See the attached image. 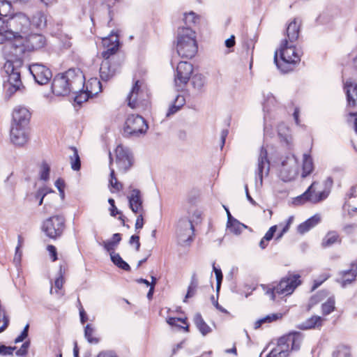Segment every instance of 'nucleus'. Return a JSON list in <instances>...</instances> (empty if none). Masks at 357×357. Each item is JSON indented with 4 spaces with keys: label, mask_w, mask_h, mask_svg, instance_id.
Wrapping results in <instances>:
<instances>
[{
    "label": "nucleus",
    "mask_w": 357,
    "mask_h": 357,
    "mask_svg": "<svg viewBox=\"0 0 357 357\" xmlns=\"http://www.w3.org/2000/svg\"><path fill=\"white\" fill-rule=\"evenodd\" d=\"M84 85V76L79 69H69L56 75L52 80V91L57 96L77 92Z\"/></svg>",
    "instance_id": "nucleus-1"
},
{
    "label": "nucleus",
    "mask_w": 357,
    "mask_h": 357,
    "mask_svg": "<svg viewBox=\"0 0 357 357\" xmlns=\"http://www.w3.org/2000/svg\"><path fill=\"white\" fill-rule=\"evenodd\" d=\"M6 27H7L6 41L12 48V43H16L17 38H23L29 33L31 27L30 18L22 13L15 14L8 17Z\"/></svg>",
    "instance_id": "nucleus-2"
},
{
    "label": "nucleus",
    "mask_w": 357,
    "mask_h": 357,
    "mask_svg": "<svg viewBox=\"0 0 357 357\" xmlns=\"http://www.w3.org/2000/svg\"><path fill=\"white\" fill-rule=\"evenodd\" d=\"M280 60L278 58L276 51L274 56V62L278 69L283 73H287L293 70L294 66L301 61V54L296 49L293 43H289L287 39H284L280 48Z\"/></svg>",
    "instance_id": "nucleus-3"
},
{
    "label": "nucleus",
    "mask_w": 357,
    "mask_h": 357,
    "mask_svg": "<svg viewBox=\"0 0 357 357\" xmlns=\"http://www.w3.org/2000/svg\"><path fill=\"white\" fill-rule=\"evenodd\" d=\"M176 50L179 56L191 59L197 52L196 33L190 27H180L177 31Z\"/></svg>",
    "instance_id": "nucleus-4"
},
{
    "label": "nucleus",
    "mask_w": 357,
    "mask_h": 357,
    "mask_svg": "<svg viewBox=\"0 0 357 357\" xmlns=\"http://www.w3.org/2000/svg\"><path fill=\"white\" fill-rule=\"evenodd\" d=\"M319 184L314 181L308 188L301 195L296 197L294 200V204L301 205L307 202L312 204H317L326 199L329 196L333 184L332 177H328L323 183L324 189L321 191H316V186Z\"/></svg>",
    "instance_id": "nucleus-5"
},
{
    "label": "nucleus",
    "mask_w": 357,
    "mask_h": 357,
    "mask_svg": "<svg viewBox=\"0 0 357 357\" xmlns=\"http://www.w3.org/2000/svg\"><path fill=\"white\" fill-rule=\"evenodd\" d=\"M301 284L300 275L298 274H288L282 278L277 284L264 285L263 289L271 300L275 299L276 295L288 296L291 294L295 289Z\"/></svg>",
    "instance_id": "nucleus-6"
},
{
    "label": "nucleus",
    "mask_w": 357,
    "mask_h": 357,
    "mask_svg": "<svg viewBox=\"0 0 357 357\" xmlns=\"http://www.w3.org/2000/svg\"><path fill=\"white\" fill-rule=\"evenodd\" d=\"M46 43V38L43 35L28 33L23 38H17L16 43H12V54L17 57L21 56L26 50L33 51L44 47Z\"/></svg>",
    "instance_id": "nucleus-7"
},
{
    "label": "nucleus",
    "mask_w": 357,
    "mask_h": 357,
    "mask_svg": "<svg viewBox=\"0 0 357 357\" xmlns=\"http://www.w3.org/2000/svg\"><path fill=\"white\" fill-rule=\"evenodd\" d=\"M302 335L299 333H294L280 337L277 346L271 350L267 357H287L289 352V346L291 350L298 351L302 342Z\"/></svg>",
    "instance_id": "nucleus-8"
},
{
    "label": "nucleus",
    "mask_w": 357,
    "mask_h": 357,
    "mask_svg": "<svg viewBox=\"0 0 357 357\" xmlns=\"http://www.w3.org/2000/svg\"><path fill=\"white\" fill-rule=\"evenodd\" d=\"M149 126L145 119L140 115H130L125 123L123 135L127 137H139L146 134Z\"/></svg>",
    "instance_id": "nucleus-9"
},
{
    "label": "nucleus",
    "mask_w": 357,
    "mask_h": 357,
    "mask_svg": "<svg viewBox=\"0 0 357 357\" xmlns=\"http://www.w3.org/2000/svg\"><path fill=\"white\" fill-rule=\"evenodd\" d=\"M22 63V61L21 60H16L15 62L8 61L4 66L5 71L8 75V82L10 84L6 92L8 98L22 86L20 76L21 71L19 69Z\"/></svg>",
    "instance_id": "nucleus-10"
},
{
    "label": "nucleus",
    "mask_w": 357,
    "mask_h": 357,
    "mask_svg": "<svg viewBox=\"0 0 357 357\" xmlns=\"http://www.w3.org/2000/svg\"><path fill=\"white\" fill-rule=\"evenodd\" d=\"M193 73V66L188 61L178 63L174 74V84L177 91H182L188 83Z\"/></svg>",
    "instance_id": "nucleus-11"
},
{
    "label": "nucleus",
    "mask_w": 357,
    "mask_h": 357,
    "mask_svg": "<svg viewBox=\"0 0 357 357\" xmlns=\"http://www.w3.org/2000/svg\"><path fill=\"white\" fill-rule=\"evenodd\" d=\"M65 228V219L61 215H54L45 220L43 224V231L50 238L60 236Z\"/></svg>",
    "instance_id": "nucleus-12"
},
{
    "label": "nucleus",
    "mask_w": 357,
    "mask_h": 357,
    "mask_svg": "<svg viewBox=\"0 0 357 357\" xmlns=\"http://www.w3.org/2000/svg\"><path fill=\"white\" fill-rule=\"evenodd\" d=\"M102 44L105 49L102 52L103 60H111L112 62H115V54L119 47V36L112 31L109 36L102 39Z\"/></svg>",
    "instance_id": "nucleus-13"
},
{
    "label": "nucleus",
    "mask_w": 357,
    "mask_h": 357,
    "mask_svg": "<svg viewBox=\"0 0 357 357\" xmlns=\"http://www.w3.org/2000/svg\"><path fill=\"white\" fill-rule=\"evenodd\" d=\"M116 162L119 169L123 172L128 171L133 164V155L129 148L119 144L115 150Z\"/></svg>",
    "instance_id": "nucleus-14"
},
{
    "label": "nucleus",
    "mask_w": 357,
    "mask_h": 357,
    "mask_svg": "<svg viewBox=\"0 0 357 357\" xmlns=\"http://www.w3.org/2000/svg\"><path fill=\"white\" fill-rule=\"evenodd\" d=\"M29 70L35 82L40 85L47 84L52 77V71L46 66L36 63L29 66Z\"/></svg>",
    "instance_id": "nucleus-15"
},
{
    "label": "nucleus",
    "mask_w": 357,
    "mask_h": 357,
    "mask_svg": "<svg viewBox=\"0 0 357 357\" xmlns=\"http://www.w3.org/2000/svg\"><path fill=\"white\" fill-rule=\"evenodd\" d=\"M298 174V165L294 157H287L282 162L279 176L284 182L291 181Z\"/></svg>",
    "instance_id": "nucleus-16"
},
{
    "label": "nucleus",
    "mask_w": 357,
    "mask_h": 357,
    "mask_svg": "<svg viewBox=\"0 0 357 357\" xmlns=\"http://www.w3.org/2000/svg\"><path fill=\"white\" fill-rule=\"evenodd\" d=\"M10 140L16 146L26 145L29 140V127L11 126Z\"/></svg>",
    "instance_id": "nucleus-17"
},
{
    "label": "nucleus",
    "mask_w": 357,
    "mask_h": 357,
    "mask_svg": "<svg viewBox=\"0 0 357 357\" xmlns=\"http://www.w3.org/2000/svg\"><path fill=\"white\" fill-rule=\"evenodd\" d=\"M142 82L137 80L127 97L128 105L132 109L143 105L144 101H145V93L142 89Z\"/></svg>",
    "instance_id": "nucleus-18"
},
{
    "label": "nucleus",
    "mask_w": 357,
    "mask_h": 357,
    "mask_svg": "<svg viewBox=\"0 0 357 357\" xmlns=\"http://www.w3.org/2000/svg\"><path fill=\"white\" fill-rule=\"evenodd\" d=\"M192 221L188 218H181L178 223L177 234L181 242L186 243L192 241L194 235Z\"/></svg>",
    "instance_id": "nucleus-19"
},
{
    "label": "nucleus",
    "mask_w": 357,
    "mask_h": 357,
    "mask_svg": "<svg viewBox=\"0 0 357 357\" xmlns=\"http://www.w3.org/2000/svg\"><path fill=\"white\" fill-rule=\"evenodd\" d=\"M31 113L24 107L19 106L15 108L13 112L11 126L29 127Z\"/></svg>",
    "instance_id": "nucleus-20"
},
{
    "label": "nucleus",
    "mask_w": 357,
    "mask_h": 357,
    "mask_svg": "<svg viewBox=\"0 0 357 357\" xmlns=\"http://www.w3.org/2000/svg\"><path fill=\"white\" fill-rule=\"evenodd\" d=\"M129 188L130 191V195L128 196V199L130 208L135 213H143V200L140 190L132 188L131 186Z\"/></svg>",
    "instance_id": "nucleus-21"
},
{
    "label": "nucleus",
    "mask_w": 357,
    "mask_h": 357,
    "mask_svg": "<svg viewBox=\"0 0 357 357\" xmlns=\"http://www.w3.org/2000/svg\"><path fill=\"white\" fill-rule=\"evenodd\" d=\"M267 155V151L264 147H262L260 150L259 155L258 158L257 169L256 172L261 185H262L264 174L268 175L269 172L270 162Z\"/></svg>",
    "instance_id": "nucleus-22"
},
{
    "label": "nucleus",
    "mask_w": 357,
    "mask_h": 357,
    "mask_svg": "<svg viewBox=\"0 0 357 357\" xmlns=\"http://www.w3.org/2000/svg\"><path fill=\"white\" fill-rule=\"evenodd\" d=\"M119 65L111 60H103L100 67V77L102 81H108L117 72Z\"/></svg>",
    "instance_id": "nucleus-23"
},
{
    "label": "nucleus",
    "mask_w": 357,
    "mask_h": 357,
    "mask_svg": "<svg viewBox=\"0 0 357 357\" xmlns=\"http://www.w3.org/2000/svg\"><path fill=\"white\" fill-rule=\"evenodd\" d=\"M344 89L348 105L355 106L357 102V84L351 79H348L344 84Z\"/></svg>",
    "instance_id": "nucleus-24"
},
{
    "label": "nucleus",
    "mask_w": 357,
    "mask_h": 357,
    "mask_svg": "<svg viewBox=\"0 0 357 357\" xmlns=\"http://www.w3.org/2000/svg\"><path fill=\"white\" fill-rule=\"evenodd\" d=\"M31 26L38 29H43L47 26V15L42 10H36L30 19Z\"/></svg>",
    "instance_id": "nucleus-25"
},
{
    "label": "nucleus",
    "mask_w": 357,
    "mask_h": 357,
    "mask_svg": "<svg viewBox=\"0 0 357 357\" xmlns=\"http://www.w3.org/2000/svg\"><path fill=\"white\" fill-rule=\"evenodd\" d=\"M300 24L296 19L291 22L287 28V36L288 42L293 43L297 40L299 36Z\"/></svg>",
    "instance_id": "nucleus-26"
},
{
    "label": "nucleus",
    "mask_w": 357,
    "mask_h": 357,
    "mask_svg": "<svg viewBox=\"0 0 357 357\" xmlns=\"http://www.w3.org/2000/svg\"><path fill=\"white\" fill-rule=\"evenodd\" d=\"M321 221V217L316 214L298 226V232L303 234L314 227Z\"/></svg>",
    "instance_id": "nucleus-27"
},
{
    "label": "nucleus",
    "mask_w": 357,
    "mask_h": 357,
    "mask_svg": "<svg viewBox=\"0 0 357 357\" xmlns=\"http://www.w3.org/2000/svg\"><path fill=\"white\" fill-rule=\"evenodd\" d=\"M193 321L202 335L206 336L212 331L211 328L204 321L200 313L195 314Z\"/></svg>",
    "instance_id": "nucleus-28"
},
{
    "label": "nucleus",
    "mask_w": 357,
    "mask_h": 357,
    "mask_svg": "<svg viewBox=\"0 0 357 357\" xmlns=\"http://www.w3.org/2000/svg\"><path fill=\"white\" fill-rule=\"evenodd\" d=\"M356 277L357 269L352 263L351 269L342 272V287H345L347 284H351L356 280Z\"/></svg>",
    "instance_id": "nucleus-29"
},
{
    "label": "nucleus",
    "mask_w": 357,
    "mask_h": 357,
    "mask_svg": "<svg viewBox=\"0 0 357 357\" xmlns=\"http://www.w3.org/2000/svg\"><path fill=\"white\" fill-rule=\"evenodd\" d=\"M283 316L282 313L278 312V313H273L269 314L264 317L259 319L255 323V328L258 329L259 328L262 324H269L272 323L273 321H276L280 319H282Z\"/></svg>",
    "instance_id": "nucleus-30"
},
{
    "label": "nucleus",
    "mask_w": 357,
    "mask_h": 357,
    "mask_svg": "<svg viewBox=\"0 0 357 357\" xmlns=\"http://www.w3.org/2000/svg\"><path fill=\"white\" fill-rule=\"evenodd\" d=\"M323 319L319 316H312L301 324V328L307 330L319 327L322 325Z\"/></svg>",
    "instance_id": "nucleus-31"
},
{
    "label": "nucleus",
    "mask_w": 357,
    "mask_h": 357,
    "mask_svg": "<svg viewBox=\"0 0 357 357\" xmlns=\"http://www.w3.org/2000/svg\"><path fill=\"white\" fill-rule=\"evenodd\" d=\"M313 169L314 165L312 158L310 157V155L304 154L301 176L303 178L307 176L313 172Z\"/></svg>",
    "instance_id": "nucleus-32"
},
{
    "label": "nucleus",
    "mask_w": 357,
    "mask_h": 357,
    "mask_svg": "<svg viewBox=\"0 0 357 357\" xmlns=\"http://www.w3.org/2000/svg\"><path fill=\"white\" fill-rule=\"evenodd\" d=\"M0 6V44L6 42V33L7 32V27H6L8 16L3 14L5 10L1 8Z\"/></svg>",
    "instance_id": "nucleus-33"
},
{
    "label": "nucleus",
    "mask_w": 357,
    "mask_h": 357,
    "mask_svg": "<svg viewBox=\"0 0 357 357\" xmlns=\"http://www.w3.org/2000/svg\"><path fill=\"white\" fill-rule=\"evenodd\" d=\"M227 229L235 235H239L248 226L240 222L238 220H233L230 223H227Z\"/></svg>",
    "instance_id": "nucleus-34"
},
{
    "label": "nucleus",
    "mask_w": 357,
    "mask_h": 357,
    "mask_svg": "<svg viewBox=\"0 0 357 357\" xmlns=\"http://www.w3.org/2000/svg\"><path fill=\"white\" fill-rule=\"evenodd\" d=\"M112 261L119 268L124 271H130V266L126 262L119 253H113L110 255Z\"/></svg>",
    "instance_id": "nucleus-35"
},
{
    "label": "nucleus",
    "mask_w": 357,
    "mask_h": 357,
    "mask_svg": "<svg viewBox=\"0 0 357 357\" xmlns=\"http://www.w3.org/2000/svg\"><path fill=\"white\" fill-rule=\"evenodd\" d=\"M73 154L70 155L71 168L74 171H78L81 167V161L76 148L72 147Z\"/></svg>",
    "instance_id": "nucleus-36"
},
{
    "label": "nucleus",
    "mask_w": 357,
    "mask_h": 357,
    "mask_svg": "<svg viewBox=\"0 0 357 357\" xmlns=\"http://www.w3.org/2000/svg\"><path fill=\"white\" fill-rule=\"evenodd\" d=\"M197 286H198V281L196 278V274L194 273L191 277L190 283V285L188 286L187 294L183 300L184 302H186V300L188 298L192 297L195 294Z\"/></svg>",
    "instance_id": "nucleus-37"
},
{
    "label": "nucleus",
    "mask_w": 357,
    "mask_h": 357,
    "mask_svg": "<svg viewBox=\"0 0 357 357\" xmlns=\"http://www.w3.org/2000/svg\"><path fill=\"white\" fill-rule=\"evenodd\" d=\"M339 241V235L335 231L328 232L326 237L323 239L322 245L328 247Z\"/></svg>",
    "instance_id": "nucleus-38"
},
{
    "label": "nucleus",
    "mask_w": 357,
    "mask_h": 357,
    "mask_svg": "<svg viewBox=\"0 0 357 357\" xmlns=\"http://www.w3.org/2000/svg\"><path fill=\"white\" fill-rule=\"evenodd\" d=\"M167 322L172 326H178L183 328L185 331H188L189 326L187 324L186 319L169 317Z\"/></svg>",
    "instance_id": "nucleus-39"
},
{
    "label": "nucleus",
    "mask_w": 357,
    "mask_h": 357,
    "mask_svg": "<svg viewBox=\"0 0 357 357\" xmlns=\"http://www.w3.org/2000/svg\"><path fill=\"white\" fill-rule=\"evenodd\" d=\"M84 86L79 90L77 92H73L75 95L74 100L75 102L79 105H81L82 102L88 100L91 95V92L86 91L83 90Z\"/></svg>",
    "instance_id": "nucleus-40"
},
{
    "label": "nucleus",
    "mask_w": 357,
    "mask_h": 357,
    "mask_svg": "<svg viewBox=\"0 0 357 357\" xmlns=\"http://www.w3.org/2000/svg\"><path fill=\"white\" fill-rule=\"evenodd\" d=\"M205 83L206 78L201 74H196L192 77V84L198 91H201L203 89Z\"/></svg>",
    "instance_id": "nucleus-41"
},
{
    "label": "nucleus",
    "mask_w": 357,
    "mask_h": 357,
    "mask_svg": "<svg viewBox=\"0 0 357 357\" xmlns=\"http://www.w3.org/2000/svg\"><path fill=\"white\" fill-rule=\"evenodd\" d=\"M94 328L90 324H87L84 328V337L87 340L89 343L91 344H97L99 342V340L96 337H94Z\"/></svg>",
    "instance_id": "nucleus-42"
},
{
    "label": "nucleus",
    "mask_w": 357,
    "mask_h": 357,
    "mask_svg": "<svg viewBox=\"0 0 357 357\" xmlns=\"http://www.w3.org/2000/svg\"><path fill=\"white\" fill-rule=\"evenodd\" d=\"M322 313L324 315L331 314L335 310V299L334 298H329L327 301L321 305Z\"/></svg>",
    "instance_id": "nucleus-43"
},
{
    "label": "nucleus",
    "mask_w": 357,
    "mask_h": 357,
    "mask_svg": "<svg viewBox=\"0 0 357 357\" xmlns=\"http://www.w3.org/2000/svg\"><path fill=\"white\" fill-rule=\"evenodd\" d=\"M333 356L336 357H351V349L348 346L341 345L333 353Z\"/></svg>",
    "instance_id": "nucleus-44"
},
{
    "label": "nucleus",
    "mask_w": 357,
    "mask_h": 357,
    "mask_svg": "<svg viewBox=\"0 0 357 357\" xmlns=\"http://www.w3.org/2000/svg\"><path fill=\"white\" fill-rule=\"evenodd\" d=\"M109 185L112 187V188L118 192L123 189V184L118 181L115 176L114 170L113 169H111L110 171Z\"/></svg>",
    "instance_id": "nucleus-45"
},
{
    "label": "nucleus",
    "mask_w": 357,
    "mask_h": 357,
    "mask_svg": "<svg viewBox=\"0 0 357 357\" xmlns=\"http://www.w3.org/2000/svg\"><path fill=\"white\" fill-rule=\"evenodd\" d=\"M278 132L280 137L284 141H288L289 128L284 123H280L278 127Z\"/></svg>",
    "instance_id": "nucleus-46"
},
{
    "label": "nucleus",
    "mask_w": 357,
    "mask_h": 357,
    "mask_svg": "<svg viewBox=\"0 0 357 357\" xmlns=\"http://www.w3.org/2000/svg\"><path fill=\"white\" fill-rule=\"evenodd\" d=\"M213 270L215 273V278H216V289H217V291H218L220 288V285H221V283H222V279H223V275H222V271L220 268H217L215 265V263L213 264Z\"/></svg>",
    "instance_id": "nucleus-47"
},
{
    "label": "nucleus",
    "mask_w": 357,
    "mask_h": 357,
    "mask_svg": "<svg viewBox=\"0 0 357 357\" xmlns=\"http://www.w3.org/2000/svg\"><path fill=\"white\" fill-rule=\"evenodd\" d=\"M100 245H102L105 250L109 253V255L115 253L114 250L118 246V245L113 242L112 240L104 241L102 243H100Z\"/></svg>",
    "instance_id": "nucleus-48"
},
{
    "label": "nucleus",
    "mask_w": 357,
    "mask_h": 357,
    "mask_svg": "<svg viewBox=\"0 0 357 357\" xmlns=\"http://www.w3.org/2000/svg\"><path fill=\"white\" fill-rule=\"evenodd\" d=\"M50 167L46 162H43L41 165L40 178L41 180L47 181L49 178Z\"/></svg>",
    "instance_id": "nucleus-49"
},
{
    "label": "nucleus",
    "mask_w": 357,
    "mask_h": 357,
    "mask_svg": "<svg viewBox=\"0 0 357 357\" xmlns=\"http://www.w3.org/2000/svg\"><path fill=\"white\" fill-rule=\"evenodd\" d=\"M16 349V347L6 346L0 344V355L1 356H12L13 351Z\"/></svg>",
    "instance_id": "nucleus-50"
},
{
    "label": "nucleus",
    "mask_w": 357,
    "mask_h": 357,
    "mask_svg": "<svg viewBox=\"0 0 357 357\" xmlns=\"http://www.w3.org/2000/svg\"><path fill=\"white\" fill-rule=\"evenodd\" d=\"M108 203L110 205L109 210L111 216L115 217L117 214L121 215V211L118 210V208H116L114 199L109 198L108 199Z\"/></svg>",
    "instance_id": "nucleus-51"
},
{
    "label": "nucleus",
    "mask_w": 357,
    "mask_h": 357,
    "mask_svg": "<svg viewBox=\"0 0 357 357\" xmlns=\"http://www.w3.org/2000/svg\"><path fill=\"white\" fill-rule=\"evenodd\" d=\"M29 328V324H27L24 326L23 331L20 333V335L17 337L15 338L14 342L17 344V343L23 342L28 337Z\"/></svg>",
    "instance_id": "nucleus-52"
},
{
    "label": "nucleus",
    "mask_w": 357,
    "mask_h": 357,
    "mask_svg": "<svg viewBox=\"0 0 357 357\" xmlns=\"http://www.w3.org/2000/svg\"><path fill=\"white\" fill-rule=\"evenodd\" d=\"M275 98L271 93L268 94L266 100L264 102L263 105V109L264 112L268 110V107L270 105H275Z\"/></svg>",
    "instance_id": "nucleus-53"
},
{
    "label": "nucleus",
    "mask_w": 357,
    "mask_h": 357,
    "mask_svg": "<svg viewBox=\"0 0 357 357\" xmlns=\"http://www.w3.org/2000/svg\"><path fill=\"white\" fill-rule=\"evenodd\" d=\"M49 192L50 190L47 188H40L37 191L36 198L39 199V205H42L44 197Z\"/></svg>",
    "instance_id": "nucleus-54"
},
{
    "label": "nucleus",
    "mask_w": 357,
    "mask_h": 357,
    "mask_svg": "<svg viewBox=\"0 0 357 357\" xmlns=\"http://www.w3.org/2000/svg\"><path fill=\"white\" fill-rule=\"evenodd\" d=\"M184 21L186 24H194L196 22V16L195 13L193 12H190L188 14L185 15Z\"/></svg>",
    "instance_id": "nucleus-55"
},
{
    "label": "nucleus",
    "mask_w": 357,
    "mask_h": 357,
    "mask_svg": "<svg viewBox=\"0 0 357 357\" xmlns=\"http://www.w3.org/2000/svg\"><path fill=\"white\" fill-rule=\"evenodd\" d=\"M276 230H277L276 225L271 227L269 228V229L267 231V232L265 234V235L264 236V239H266V241H271L273 238Z\"/></svg>",
    "instance_id": "nucleus-56"
},
{
    "label": "nucleus",
    "mask_w": 357,
    "mask_h": 357,
    "mask_svg": "<svg viewBox=\"0 0 357 357\" xmlns=\"http://www.w3.org/2000/svg\"><path fill=\"white\" fill-rule=\"evenodd\" d=\"M47 250L49 252V253L52 257V260L53 261H55L56 260H57V252H56V247L52 245H49L47 247Z\"/></svg>",
    "instance_id": "nucleus-57"
},
{
    "label": "nucleus",
    "mask_w": 357,
    "mask_h": 357,
    "mask_svg": "<svg viewBox=\"0 0 357 357\" xmlns=\"http://www.w3.org/2000/svg\"><path fill=\"white\" fill-rule=\"evenodd\" d=\"M328 278L327 274H324L321 276L320 279L315 280L314 281V284L312 286V290L314 291L317 287H319L325 280H326Z\"/></svg>",
    "instance_id": "nucleus-58"
},
{
    "label": "nucleus",
    "mask_w": 357,
    "mask_h": 357,
    "mask_svg": "<svg viewBox=\"0 0 357 357\" xmlns=\"http://www.w3.org/2000/svg\"><path fill=\"white\" fill-rule=\"evenodd\" d=\"M357 229V224H348L343 227V231L347 234H351Z\"/></svg>",
    "instance_id": "nucleus-59"
},
{
    "label": "nucleus",
    "mask_w": 357,
    "mask_h": 357,
    "mask_svg": "<svg viewBox=\"0 0 357 357\" xmlns=\"http://www.w3.org/2000/svg\"><path fill=\"white\" fill-rule=\"evenodd\" d=\"M185 100L183 96H176L174 104H176L177 108L181 109L185 104Z\"/></svg>",
    "instance_id": "nucleus-60"
},
{
    "label": "nucleus",
    "mask_w": 357,
    "mask_h": 357,
    "mask_svg": "<svg viewBox=\"0 0 357 357\" xmlns=\"http://www.w3.org/2000/svg\"><path fill=\"white\" fill-rule=\"evenodd\" d=\"M56 188L59 191L60 194H63V190L65 187V182L62 178H58L54 183Z\"/></svg>",
    "instance_id": "nucleus-61"
},
{
    "label": "nucleus",
    "mask_w": 357,
    "mask_h": 357,
    "mask_svg": "<svg viewBox=\"0 0 357 357\" xmlns=\"http://www.w3.org/2000/svg\"><path fill=\"white\" fill-rule=\"evenodd\" d=\"M139 215H137L136 222H135V229H142L144 225V218H143V213H139Z\"/></svg>",
    "instance_id": "nucleus-62"
},
{
    "label": "nucleus",
    "mask_w": 357,
    "mask_h": 357,
    "mask_svg": "<svg viewBox=\"0 0 357 357\" xmlns=\"http://www.w3.org/2000/svg\"><path fill=\"white\" fill-rule=\"evenodd\" d=\"M180 109L177 108L176 104H172L168 109V111L166 114L167 117H169L170 116L176 113Z\"/></svg>",
    "instance_id": "nucleus-63"
},
{
    "label": "nucleus",
    "mask_w": 357,
    "mask_h": 357,
    "mask_svg": "<svg viewBox=\"0 0 357 357\" xmlns=\"http://www.w3.org/2000/svg\"><path fill=\"white\" fill-rule=\"evenodd\" d=\"M97 357H118L112 351H106L100 352Z\"/></svg>",
    "instance_id": "nucleus-64"
}]
</instances>
